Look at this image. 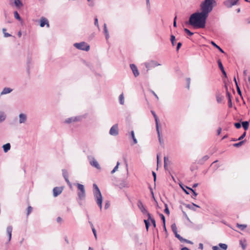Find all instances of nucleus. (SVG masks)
<instances>
[{
  "label": "nucleus",
  "instance_id": "1",
  "mask_svg": "<svg viewBox=\"0 0 250 250\" xmlns=\"http://www.w3.org/2000/svg\"><path fill=\"white\" fill-rule=\"evenodd\" d=\"M214 0H204L200 4L201 12L197 11L192 14L187 24L191 25L194 28H204L206 26V20L209 13L212 10Z\"/></svg>",
  "mask_w": 250,
  "mask_h": 250
},
{
  "label": "nucleus",
  "instance_id": "2",
  "mask_svg": "<svg viewBox=\"0 0 250 250\" xmlns=\"http://www.w3.org/2000/svg\"><path fill=\"white\" fill-rule=\"evenodd\" d=\"M93 192L94 198L97 205L101 210L102 209L103 197L101 191L96 184H93Z\"/></svg>",
  "mask_w": 250,
  "mask_h": 250
},
{
  "label": "nucleus",
  "instance_id": "3",
  "mask_svg": "<svg viewBox=\"0 0 250 250\" xmlns=\"http://www.w3.org/2000/svg\"><path fill=\"white\" fill-rule=\"evenodd\" d=\"M74 46L76 48L81 50L88 51L90 49V46L84 42L75 43L74 44Z\"/></svg>",
  "mask_w": 250,
  "mask_h": 250
},
{
  "label": "nucleus",
  "instance_id": "4",
  "mask_svg": "<svg viewBox=\"0 0 250 250\" xmlns=\"http://www.w3.org/2000/svg\"><path fill=\"white\" fill-rule=\"evenodd\" d=\"M239 0H226L223 2V4L227 8H231L235 5H237Z\"/></svg>",
  "mask_w": 250,
  "mask_h": 250
},
{
  "label": "nucleus",
  "instance_id": "5",
  "mask_svg": "<svg viewBox=\"0 0 250 250\" xmlns=\"http://www.w3.org/2000/svg\"><path fill=\"white\" fill-rule=\"evenodd\" d=\"M109 134L116 136L119 134V128L118 124L114 125L110 129Z\"/></svg>",
  "mask_w": 250,
  "mask_h": 250
},
{
  "label": "nucleus",
  "instance_id": "6",
  "mask_svg": "<svg viewBox=\"0 0 250 250\" xmlns=\"http://www.w3.org/2000/svg\"><path fill=\"white\" fill-rule=\"evenodd\" d=\"M137 206H138V208L140 209V210H141V211L142 212L143 214L147 215V213H149L147 211L146 209L145 208L142 202L140 200H138V201Z\"/></svg>",
  "mask_w": 250,
  "mask_h": 250
},
{
  "label": "nucleus",
  "instance_id": "7",
  "mask_svg": "<svg viewBox=\"0 0 250 250\" xmlns=\"http://www.w3.org/2000/svg\"><path fill=\"white\" fill-rule=\"evenodd\" d=\"M145 64L146 68H147L148 69H149L151 68H153L160 65V64L154 61H151L149 62H146Z\"/></svg>",
  "mask_w": 250,
  "mask_h": 250
},
{
  "label": "nucleus",
  "instance_id": "8",
  "mask_svg": "<svg viewBox=\"0 0 250 250\" xmlns=\"http://www.w3.org/2000/svg\"><path fill=\"white\" fill-rule=\"evenodd\" d=\"M78 201L79 202V204L81 205L82 204L81 202L79 201V200H84L85 198V191H78Z\"/></svg>",
  "mask_w": 250,
  "mask_h": 250
},
{
  "label": "nucleus",
  "instance_id": "9",
  "mask_svg": "<svg viewBox=\"0 0 250 250\" xmlns=\"http://www.w3.org/2000/svg\"><path fill=\"white\" fill-rule=\"evenodd\" d=\"M62 188L61 187H55L53 189V196L57 197L60 195L62 191Z\"/></svg>",
  "mask_w": 250,
  "mask_h": 250
},
{
  "label": "nucleus",
  "instance_id": "10",
  "mask_svg": "<svg viewBox=\"0 0 250 250\" xmlns=\"http://www.w3.org/2000/svg\"><path fill=\"white\" fill-rule=\"evenodd\" d=\"M130 67L133 72L134 76L135 77L138 76L139 75V72L138 71L137 66L134 64L132 63L130 64Z\"/></svg>",
  "mask_w": 250,
  "mask_h": 250
},
{
  "label": "nucleus",
  "instance_id": "11",
  "mask_svg": "<svg viewBox=\"0 0 250 250\" xmlns=\"http://www.w3.org/2000/svg\"><path fill=\"white\" fill-rule=\"evenodd\" d=\"M183 205L185 206L186 208L194 211L196 210L195 207L200 208L199 206L197 205L196 204L193 203H192V204H188L184 203Z\"/></svg>",
  "mask_w": 250,
  "mask_h": 250
},
{
  "label": "nucleus",
  "instance_id": "12",
  "mask_svg": "<svg viewBox=\"0 0 250 250\" xmlns=\"http://www.w3.org/2000/svg\"><path fill=\"white\" fill-rule=\"evenodd\" d=\"M45 25H46L48 27L49 26L48 20L46 18L42 17L40 21V26L43 27Z\"/></svg>",
  "mask_w": 250,
  "mask_h": 250
},
{
  "label": "nucleus",
  "instance_id": "13",
  "mask_svg": "<svg viewBox=\"0 0 250 250\" xmlns=\"http://www.w3.org/2000/svg\"><path fill=\"white\" fill-rule=\"evenodd\" d=\"M27 120V116L24 113H21L19 115V123L20 124H23L25 123Z\"/></svg>",
  "mask_w": 250,
  "mask_h": 250
},
{
  "label": "nucleus",
  "instance_id": "14",
  "mask_svg": "<svg viewBox=\"0 0 250 250\" xmlns=\"http://www.w3.org/2000/svg\"><path fill=\"white\" fill-rule=\"evenodd\" d=\"M90 164L93 167H96V168L99 169L101 168V167L98 164V162L94 159L92 158V160L90 161Z\"/></svg>",
  "mask_w": 250,
  "mask_h": 250
},
{
  "label": "nucleus",
  "instance_id": "15",
  "mask_svg": "<svg viewBox=\"0 0 250 250\" xmlns=\"http://www.w3.org/2000/svg\"><path fill=\"white\" fill-rule=\"evenodd\" d=\"M117 186L121 189L128 187V183L125 180L121 181Z\"/></svg>",
  "mask_w": 250,
  "mask_h": 250
},
{
  "label": "nucleus",
  "instance_id": "16",
  "mask_svg": "<svg viewBox=\"0 0 250 250\" xmlns=\"http://www.w3.org/2000/svg\"><path fill=\"white\" fill-rule=\"evenodd\" d=\"M217 63L218 64L219 68L221 70V72H222L223 74L225 76V77H227V73L224 69V66L223 65V64L221 61L220 60H218L217 61Z\"/></svg>",
  "mask_w": 250,
  "mask_h": 250
},
{
  "label": "nucleus",
  "instance_id": "17",
  "mask_svg": "<svg viewBox=\"0 0 250 250\" xmlns=\"http://www.w3.org/2000/svg\"><path fill=\"white\" fill-rule=\"evenodd\" d=\"M12 230H13V228H12V226H8L6 229V232L8 235V241L9 242L11 239Z\"/></svg>",
  "mask_w": 250,
  "mask_h": 250
},
{
  "label": "nucleus",
  "instance_id": "18",
  "mask_svg": "<svg viewBox=\"0 0 250 250\" xmlns=\"http://www.w3.org/2000/svg\"><path fill=\"white\" fill-rule=\"evenodd\" d=\"M151 112L152 114L153 115V117H154V118L155 119L157 132H159V125H158V117H157L156 113H155V112L154 111L151 110Z\"/></svg>",
  "mask_w": 250,
  "mask_h": 250
},
{
  "label": "nucleus",
  "instance_id": "19",
  "mask_svg": "<svg viewBox=\"0 0 250 250\" xmlns=\"http://www.w3.org/2000/svg\"><path fill=\"white\" fill-rule=\"evenodd\" d=\"M2 148L3 149V151L5 153H6L10 149L11 145L10 143H7V144L3 145Z\"/></svg>",
  "mask_w": 250,
  "mask_h": 250
},
{
  "label": "nucleus",
  "instance_id": "20",
  "mask_svg": "<svg viewBox=\"0 0 250 250\" xmlns=\"http://www.w3.org/2000/svg\"><path fill=\"white\" fill-rule=\"evenodd\" d=\"M12 89L9 87H5L1 92V95L6 94L12 91Z\"/></svg>",
  "mask_w": 250,
  "mask_h": 250
},
{
  "label": "nucleus",
  "instance_id": "21",
  "mask_svg": "<svg viewBox=\"0 0 250 250\" xmlns=\"http://www.w3.org/2000/svg\"><path fill=\"white\" fill-rule=\"evenodd\" d=\"M14 4L18 8H20L23 6V4L21 0H14Z\"/></svg>",
  "mask_w": 250,
  "mask_h": 250
},
{
  "label": "nucleus",
  "instance_id": "22",
  "mask_svg": "<svg viewBox=\"0 0 250 250\" xmlns=\"http://www.w3.org/2000/svg\"><path fill=\"white\" fill-rule=\"evenodd\" d=\"M209 159V156L208 155H205L202 158V159L199 160L198 163L203 165L205 162L207 161Z\"/></svg>",
  "mask_w": 250,
  "mask_h": 250
},
{
  "label": "nucleus",
  "instance_id": "23",
  "mask_svg": "<svg viewBox=\"0 0 250 250\" xmlns=\"http://www.w3.org/2000/svg\"><path fill=\"white\" fill-rule=\"evenodd\" d=\"M78 120L77 117H70L69 118H67L65 121V123L67 124H70L72 122H75Z\"/></svg>",
  "mask_w": 250,
  "mask_h": 250
},
{
  "label": "nucleus",
  "instance_id": "24",
  "mask_svg": "<svg viewBox=\"0 0 250 250\" xmlns=\"http://www.w3.org/2000/svg\"><path fill=\"white\" fill-rule=\"evenodd\" d=\"M186 188L188 189V190H190L192 193V195L191 196V197L193 199H195V197L197 196L198 194L196 192V191L193 189L192 188H189L187 186H186Z\"/></svg>",
  "mask_w": 250,
  "mask_h": 250
},
{
  "label": "nucleus",
  "instance_id": "25",
  "mask_svg": "<svg viewBox=\"0 0 250 250\" xmlns=\"http://www.w3.org/2000/svg\"><path fill=\"white\" fill-rule=\"evenodd\" d=\"M104 32L105 36V38L107 40L109 38V33L107 29L106 23H104Z\"/></svg>",
  "mask_w": 250,
  "mask_h": 250
},
{
  "label": "nucleus",
  "instance_id": "26",
  "mask_svg": "<svg viewBox=\"0 0 250 250\" xmlns=\"http://www.w3.org/2000/svg\"><path fill=\"white\" fill-rule=\"evenodd\" d=\"M210 43L214 47H215L217 49H218L219 50L220 52H221L222 53H225L224 50L219 46H218L217 44H216L214 42L211 41L210 42Z\"/></svg>",
  "mask_w": 250,
  "mask_h": 250
},
{
  "label": "nucleus",
  "instance_id": "27",
  "mask_svg": "<svg viewBox=\"0 0 250 250\" xmlns=\"http://www.w3.org/2000/svg\"><path fill=\"white\" fill-rule=\"evenodd\" d=\"M147 217L148 219L150 220V221L151 222L153 227L155 228L156 226L155 220L154 218H151L150 213H147Z\"/></svg>",
  "mask_w": 250,
  "mask_h": 250
},
{
  "label": "nucleus",
  "instance_id": "28",
  "mask_svg": "<svg viewBox=\"0 0 250 250\" xmlns=\"http://www.w3.org/2000/svg\"><path fill=\"white\" fill-rule=\"evenodd\" d=\"M249 122L248 121H243L242 122V125L245 130H247L249 128Z\"/></svg>",
  "mask_w": 250,
  "mask_h": 250
},
{
  "label": "nucleus",
  "instance_id": "29",
  "mask_svg": "<svg viewBox=\"0 0 250 250\" xmlns=\"http://www.w3.org/2000/svg\"><path fill=\"white\" fill-rule=\"evenodd\" d=\"M5 114L2 111H0V123L3 122L5 120Z\"/></svg>",
  "mask_w": 250,
  "mask_h": 250
},
{
  "label": "nucleus",
  "instance_id": "30",
  "mask_svg": "<svg viewBox=\"0 0 250 250\" xmlns=\"http://www.w3.org/2000/svg\"><path fill=\"white\" fill-rule=\"evenodd\" d=\"M216 98L218 103H220L223 99V96H221L219 93L216 94Z\"/></svg>",
  "mask_w": 250,
  "mask_h": 250
},
{
  "label": "nucleus",
  "instance_id": "31",
  "mask_svg": "<svg viewBox=\"0 0 250 250\" xmlns=\"http://www.w3.org/2000/svg\"><path fill=\"white\" fill-rule=\"evenodd\" d=\"M236 227L241 230H244L247 227V225L246 224H239L237 223L236 224Z\"/></svg>",
  "mask_w": 250,
  "mask_h": 250
},
{
  "label": "nucleus",
  "instance_id": "32",
  "mask_svg": "<svg viewBox=\"0 0 250 250\" xmlns=\"http://www.w3.org/2000/svg\"><path fill=\"white\" fill-rule=\"evenodd\" d=\"M77 187L78 191H85L84 187L83 185L80 184H77Z\"/></svg>",
  "mask_w": 250,
  "mask_h": 250
},
{
  "label": "nucleus",
  "instance_id": "33",
  "mask_svg": "<svg viewBox=\"0 0 250 250\" xmlns=\"http://www.w3.org/2000/svg\"><path fill=\"white\" fill-rule=\"evenodd\" d=\"M245 141V140L241 141L240 142H239L237 143H235V144H233V146L234 147H239L241 146L244 144Z\"/></svg>",
  "mask_w": 250,
  "mask_h": 250
},
{
  "label": "nucleus",
  "instance_id": "34",
  "mask_svg": "<svg viewBox=\"0 0 250 250\" xmlns=\"http://www.w3.org/2000/svg\"><path fill=\"white\" fill-rule=\"evenodd\" d=\"M119 102L121 104H124V97L123 93H122L119 97Z\"/></svg>",
  "mask_w": 250,
  "mask_h": 250
},
{
  "label": "nucleus",
  "instance_id": "35",
  "mask_svg": "<svg viewBox=\"0 0 250 250\" xmlns=\"http://www.w3.org/2000/svg\"><path fill=\"white\" fill-rule=\"evenodd\" d=\"M218 246L222 250H226L228 248V245L226 244L219 243Z\"/></svg>",
  "mask_w": 250,
  "mask_h": 250
},
{
  "label": "nucleus",
  "instance_id": "36",
  "mask_svg": "<svg viewBox=\"0 0 250 250\" xmlns=\"http://www.w3.org/2000/svg\"><path fill=\"white\" fill-rule=\"evenodd\" d=\"M14 15L16 19L19 20V21H21L22 19L17 11H15L14 12Z\"/></svg>",
  "mask_w": 250,
  "mask_h": 250
},
{
  "label": "nucleus",
  "instance_id": "37",
  "mask_svg": "<svg viewBox=\"0 0 250 250\" xmlns=\"http://www.w3.org/2000/svg\"><path fill=\"white\" fill-rule=\"evenodd\" d=\"M62 175L64 178H68V173L66 169H62Z\"/></svg>",
  "mask_w": 250,
  "mask_h": 250
},
{
  "label": "nucleus",
  "instance_id": "38",
  "mask_svg": "<svg viewBox=\"0 0 250 250\" xmlns=\"http://www.w3.org/2000/svg\"><path fill=\"white\" fill-rule=\"evenodd\" d=\"M6 29L5 28H3L2 29V32L3 33V35H4V37H5V38H7V37H11V35L6 32Z\"/></svg>",
  "mask_w": 250,
  "mask_h": 250
},
{
  "label": "nucleus",
  "instance_id": "39",
  "mask_svg": "<svg viewBox=\"0 0 250 250\" xmlns=\"http://www.w3.org/2000/svg\"><path fill=\"white\" fill-rule=\"evenodd\" d=\"M171 229H172V231L174 233H175L176 232H177V227H176L175 224H173L171 225Z\"/></svg>",
  "mask_w": 250,
  "mask_h": 250
},
{
  "label": "nucleus",
  "instance_id": "40",
  "mask_svg": "<svg viewBox=\"0 0 250 250\" xmlns=\"http://www.w3.org/2000/svg\"><path fill=\"white\" fill-rule=\"evenodd\" d=\"M175 37L173 35H171L170 36V41H171V44L173 46L175 45Z\"/></svg>",
  "mask_w": 250,
  "mask_h": 250
},
{
  "label": "nucleus",
  "instance_id": "41",
  "mask_svg": "<svg viewBox=\"0 0 250 250\" xmlns=\"http://www.w3.org/2000/svg\"><path fill=\"white\" fill-rule=\"evenodd\" d=\"M149 220H144V222H145V226H146V229L147 230H148V229H149V227L150 226V223H149Z\"/></svg>",
  "mask_w": 250,
  "mask_h": 250
},
{
  "label": "nucleus",
  "instance_id": "42",
  "mask_svg": "<svg viewBox=\"0 0 250 250\" xmlns=\"http://www.w3.org/2000/svg\"><path fill=\"white\" fill-rule=\"evenodd\" d=\"M164 212L167 215H169L170 213L168 206L167 204H165V209Z\"/></svg>",
  "mask_w": 250,
  "mask_h": 250
},
{
  "label": "nucleus",
  "instance_id": "43",
  "mask_svg": "<svg viewBox=\"0 0 250 250\" xmlns=\"http://www.w3.org/2000/svg\"><path fill=\"white\" fill-rule=\"evenodd\" d=\"M184 30L189 36H191L193 35V33L187 28H184Z\"/></svg>",
  "mask_w": 250,
  "mask_h": 250
},
{
  "label": "nucleus",
  "instance_id": "44",
  "mask_svg": "<svg viewBox=\"0 0 250 250\" xmlns=\"http://www.w3.org/2000/svg\"><path fill=\"white\" fill-rule=\"evenodd\" d=\"M159 216H160V217L161 218V219L163 221V225H164L165 226V222H166V219H165V216L163 214H162V213H160Z\"/></svg>",
  "mask_w": 250,
  "mask_h": 250
},
{
  "label": "nucleus",
  "instance_id": "45",
  "mask_svg": "<svg viewBox=\"0 0 250 250\" xmlns=\"http://www.w3.org/2000/svg\"><path fill=\"white\" fill-rule=\"evenodd\" d=\"M119 164H120V163L118 162L116 166L114 167L113 169L111 171V174L114 173L118 169Z\"/></svg>",
  "mask_w": 250,
  "mask_h": 250
},
{
  "label": "nucleus",
  "instance_id": "46",
  "mask_svg": "<svg viewBox=\"0 0 250 250\" xmlns=\"http://www.w3.org/2000/svg\"><path fill=\"white\" fill-rule=\"evenodd\" d=\"M241 125L242 123L241 124L239 122L235 123L234 124V126L237 129L240 128L241 127Z\"/></svg>",
  "mask_w": 250,
  "mask_h": 250
},
{
  "label": "nucleus",
  "instance_id": "47",
  "mask_svg": "<svg viewBox=\"0 0 250 250\" xmlns=\"http://www.w3.org/2000/svg\"><path fill=\"white\" fill-rule=\"evenodd\" d=\"M246 135V132H244L237 139L239 141L242 140L243 139Z\"/></svg>",
  "mask_w": 250,
  "mask_h": 250
},
{
  "label": "nucleus",
  "instance_id": "48",
  "mask_svg": "<svg viewBox=\"0 0 250 250\" xmlns=\"http://www.w3.org/2000/svg\"><path fill=\"white\" fill-rule=\"evenodd\" d=\"M186 81L187 83V87L188 89H189L190 86V79L189 78H187L186 79Z\"/></svg>",
  "mask_w": 250,
  "mask_h": 250
},
{
  "label": "nucleus",
  "instance_id": "49",
  "mask_svg": "<svg viewBox=\"0 0 250 250\" xmlns=\"http://www.w3.org/2000/svg\"><path fill=\"white\" fill-rule=\"evenodd\" d=\"M236 90H237V93L238 94L242 97V93H241V91L240 90V88L238 85V84H237V86H236Z\"/></svg>",
  "mask_w": 250,
  "mask_h": 250
},
{
  "label": "nucleus",
  "instance_id": "50",
  "mask_svg": "<svg viewBox=\"0 0 250 250\" xmlns=\"http://www.w3.org/2000/svg\"><path fill=\"white\" fill-rule=\"evenodd\" d=\"M94 24L95 26H96L98 28H99V24H98V20L97 18H95L94 19Z\"/></svg>",
  "mask_w": 250,
  "mask_h": 250
},
{
  "label": "nucleus",
  "instance_id": "51",
  "mask_svg": "<svg viewBox=\"0 0 250 250\" xmlns=\"http://www.w3.org/2000/svg\"><path fill=\"white\" fill-rule=\"evenodd\" d=\"M226 95L228 99V101L231 100V96L230 93H229V91H227V92L226 93Z\"/></svg>",
  "mask_w": 250,
  "mask_h": 250
},
{
  "label": "nucleus",
  "instance_id": "52",
  "mask_svg": "<svg viewBox=\"0 0 250 250\" xmlns=\"http://www.w3.org/2000/svg\"><path fill=\"white\" fill-rule=\"evenodd\" d=\"M32 208L31 207V206H29L28 208H27V215H28L32 211Z\"/></svg>",
  "mask_w": 250,
  "mask_h": 250
},
{
  "label": "nucleus",
  "instance_id": "53",
  "mask_svg": "<svg viewBox=\"0 0 250 250\" xmlns=\"http://www.w3.org/2000/svg\"><path fill=\"white\" fill-rule=\"evenodd\" d=\"M152 173L154 179V185H155V182L156 180V173L154 171H152Z\"/></svg>",
  "mask_w": 250,
  "mask_h": 250
},
{
  "label": "nucleus",
  "instance_id": "54",
  "mask_svg": "<svg viewBox=\"0 0 250 250\" xmlns=\"http://www.w3.org/2000/svg\"><path fill=\"white\" fill-rule=\"evenodd\" d=\"M182 44L181 42H179L177 44V47H176V51H178L179 49L180 48V47H181Z\"/></svg>",
  "mask_w": 250,
  "mask_h": 250
},
{
  "label": "nucleus",
  "instance_id": "55",
  "mask_svg": "<svg viewBox=\"0 0 250 250\" xmlns=\"http://www.w3.org/2000/svg\"><path fill=\"white\" fill-rule=\"evenodd\" d=\"M91 229H92V232H93V234L94 235V236H95V238L96 239L97 238V234H96V229L94 228V227L93 228H91Z\"/></svg>",
  "mask_w": 250,
  "mask_h": 250
},
{
  "label": "nucleus",
  "instance_id": "56",
  "mask_svg": "<svg viewBox=\"0 0 250 250\" xmlns=\"http://www.w3.org/2000/svg\"><path fill=\"white\" fill-rule=\"evenodd\" d=\"M150 92L151 93L155 96V97L158 100L159 99V98L158 97V96L157 95V94L154 92V91L151 90H150Z\"/></svg>",
  "mask_w": 250,
  "mask_h": 250
},
{
  "label": "nucleus",
  "instance_id": "57",
  "mask_svg": "<svg viewBox=\"0 0 250 250\" xmlns=\"http://www.w3.org/2000/svg\"><path fill=\"white\" fill-rule=\"evenodd\" d=\"M180 187L182 188L183 189V190L184 191V192L187 194H189V193L188 192V190H187V189H185L183 187L182 185H180Z\"/></svg>",
  "mask_w": 250,
  "mask_h": 250
},
{
  "label": "nucleus",
  "instance_id": "58",
  "mask_svg": "<svg viewBox=\"0 0 250 250\" xmlns=\"http://www.w3.org/2000/svg\"><path fill=\"white\" fill-rule=\"evenodd\" d=\"M228 106H229V108H231L232 107V104L231 100H229L228 101Z\"/></svg>",
  "mask_w": 250,
  "mask_h": 250
},
{
  "label": "nucleus",
  "instance_id": "59",
  "mask_svg": "<svg viewBox=\"0 0 250 250\" xmlns=\"http://www.w3.org/2000/svg\"><path fill=\"white\" fill-rule=\"evenodd\" d=\"M176 18H177V17L175 16L174 18V21H173V26L175 27H176L177 26Z\"/></svg>",
  "mask_w": 250,
  "mask_h": 250
},
{
  "label": "nucleus",
  "instance_id": "60",
  "mask_svg": "<svg viewBox=\"0 0 250 250\" xmlns=\"http://www.w3.org/2000/svg\"><path fill=\"white\" fill-rule=\"evenodd\" d=\"M30 62V60L29 59L27 61V70L28 73H29V64Z\"/></svg>",
  "mask_w": 250,
  "mask_h": 250
},
{
  "label": "nucleus",
  "instance_id": "61",
  "mask_svg": "<svg viewBox=\"0 0 250 250\" xmlns=\"http://www.w3.org/2000/svg\"><path fill=\"white\" fill-rule=\"evenodd\" d=\"M109 205H110V204H109V202H107L105 204V205H104V208H105V209H107V208H109Z\"/></svg>",
  "mask_w": 250,
  "mask_h": 250
},
{
  "label": "nucleus",
  "instance_id": "62",
  "mask_svg": "<svg viewBox=\"0 0 250 250\" xmlns=\"http://www.w3.org/2000/svg\"><path fill=\"white\" fill-rule=\"evenodd\" d=\"M222 128L221 127H219L217 131V135H219L221 132Z\"/></svg>",
  "mask_w": 250,
  "mask_h": 250
},
{
  "label": "nucleus",
  "instance_id": "63",
  "mask_svg": "<svg viewBox=\"0 0 250 250\" xmlns=\"http://www.w3.org/2000/svg\"><path fill=\"white\" fill-rule=\"evenodd\" d=\"M184 242L188 243V244H193L192 241H191L190 240H188V239H185Z\"/></svg>",
  "mask_w": 250,
  "mask_h": 250
},
{
  "label": "nucleus",
  "instance_id": "64",
  "mask_svg": "<svg viewBox=\"0 0 250 250\" xmlns=\"http://www.w3.org/2000/svg\"><path fill=\"white\" fill-rule=\"evenodd\" d=\"M130 136H131V137L133 139L134 138H135V135H134V132L133 131H131L130 132Z\"/></svg>",
  "mask_w": 250,
  "mask_h": 250
}]
</instances>
